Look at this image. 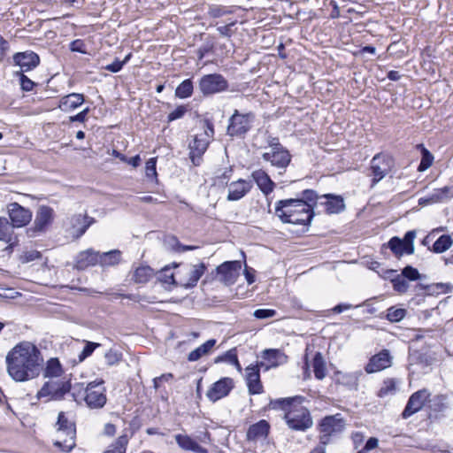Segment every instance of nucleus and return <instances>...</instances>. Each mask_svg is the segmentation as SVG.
Listing matches in <instances>:
<instances>
[{
  "label": "nucleus",
  "mask_w": 453,
  "mask_h": 453,
  "mask_svg": "<svg viewBox=\"0 0 453 453\" xmlns=\"http://www.w3.org/2000/svg\"><path fill=\"white\" fill-rule=\"evenodd\" d=\"M42 357L38 348L30 342H21L6 355V370L17 382L32 380L40 374Z\"/></svg>",
  "instance_id": "obj_1"
},
{
  "label": "nucleus",
  "mask_w": 453,
  "mask_h": 453,
  "mask_svg": "<svg viewBox=\"0 0 453 453\" xmlns=\"http://www.w3.org/2000/svg\"><path fill=\"white\" fill-rule=\"evenodd\" d=\"M303 397L278 398L271 400L268 407L275 411H284V419L288 426L295 431H306L312 426L313 421L307 408L302 405Z\"/></svg>",
  "instance_id": "obj_2"
},
{
  "label": "nucleus",
  "mask_w": 453,
  "mask_h": 453,
  "mask_svg": "<svg viewBox=\"0 0 453 453\" xmlns=\"http://www.w3.org/2000/svg\"><path fill=\"white\" fill-rule=\"evenodd\" d=\"M275 214L283 223L293 225H310L314 212L312 204L303 199H283L275 203Z\"/></svg>",
  "instance_id": "obj_3"
},
{
  "label": "nucleus",
  "mask_w": 453,
  "mask_h": 453,
  "mask_svg": "<svg viewBox=\"0 0 453 453\" xmlns=\"http://www.w3.org/2000/svg\"><path fill=\"white\" fill-rule=\"evenodd\" d=\"M265 136L270 150L262 154L263 160L278 169L285 170L291 162L290 152L280 143L278 137L272 135L268 131L265 132Z\"/></svg>",
  "instance_id": "obj_4"
},
{
  "label": "nucleus",
  "mask_w": 453,
  "mask_h": 453,
  "mask_svg": "<svg viewBox=\"0 0 453 453\" xmlns=\"http://www.w3.org/2000/svg\"><path fill=\"white\" fill-rule=\"evenodd\" d=\"M56 434L57 438L54 445L62 451L70 452L75 447V424L70 421L63 411L58 413L56 423Z\"/></svg>",
  "instance_id": "obj_5"
},
{
  "label": "nucleus",
  "mask_w": 453,
  "mask_h": 453,
  "mask_svg": "<svg viewBox=\"0 0 453 453\" xmlns=\"http://www.w3.org/2000/svg\"><path fill=\"white\" fill-rule=\"evenodd\" d=\"M256 115L252 111L240 112L234 110L228 119L226 134L229 136L244 137L253 127Z\"/></svg>",
  "instance_id": "obj_6"
},
{
  "label": "nucleus",
  "mask_w": 453,
  "mask_h": 453,
  "mask_svg": "<svg viewBox=\"0 0 453 453\" xmlns=\"http://www.w3.org/2000/svg\"><path fill=\"white\" fill-rule=\"evenodd\" d=\"M54 210L48 205H40L33 225L27 229L28 237L35 238L46 233L54 220Z\"/></svg>",
  "instance_id": "obj_7"
},
{
  "label": "nucleus",
  "mask_w": 453,
  "mask_h": 453,
  "mask_svg": "<svg viewBox=\"0 0 453 453\" xmlns=\"http://www.w3.org/2000/svg\"><path fill=\"white\" fill-rule=\"evenodd\" d=\"M345 428V421L341 414L326 416L319 424L320 440L330 443L332 437L340 434Z\"/></svg>",
  "instance_id": "obj_8"
},
{
  "label": "nucleus",
  "mask_w": 453,
  "mask_h": 453,
  "mask_svg": "<svg viewBox=\"0 0 453 453\" xmlns=\"http://www.w3.org/2000/svg\"><path fill=\"white\" fill-rule=\"evenodd\" d=\"M104 380H96L89 382L85 389V403L90 409H101L106 402V389Z\"/></svg>",
  "instance_id": "obj_9"
},
{
  "label": "nucleus",
  "mask_w": 453,
  "mask_h": 453,
  "mask_svg": "<svg viewBox=\"0 0 453 453\" xmlns=\"http://www.w3.org/2000/svg\"><path fill=\"white\" fill-rule=\"evenodd\" d=\"M198 88L204 96H208L227 90L228 81L219 73L205 74L199 80Z\"/></svg>",
  "instance_id": "obj_10"
},
{
  "label": "nucleus",
  "mask_w": 453,
  "mask_h": 453,
  "mask_svg": "<svg viewBox=\"0 0 453 453\" xmlns=\"http://www.w3.org/2000/svg\"><path fill=\"white\" fill-rule=\"evenodd\" d=\"M416 231L411 230L405 233L403 239L394 236L387 243V247L400 258L403 254L411 255L414 253V239Z\"/></svg>",
  "instance_id": "obj_11"
},
{
  "label": "nucleus",
  "mask_w": 453,
  "mask_h": 453,
  "mask_svg": "<svg viewBox=\"0 0 453 453\" xmlns=\"http://www.w3.org/2000/svg\"><path fill=\"white\" fill-rule=\"evenodd\" d=\"M209 143L210 140L207 131L196 134L193 142L189 143V158L195 166L201 165L203 155L207 150Z\"/></svg>",
  "instance_id": "obj_12"
},
{
  "label": "nucleus",
  "mask_w": 453,
  "mask_h": 453,
  "mask_svg": "<svg viewBox=\"0 0 453 453\" xmlns=\"http://www.w3.org/2000/svg\"><path fill=\"white\" fill-rule=\"evenodd\" d=\"M241 267V262L237 260L222 263L216 268L219 281L226 286L234 284L240 275Z\"/></svg>",
  "instance_id": "obj_13"
},
{
  "label": "nucleus",
  "mask_w": 453,
  "mask_h": 453,
  "mask_svg": "<svg viewBox=\"0 0 453 453\" xmlns=\"http://www.w3.org/2000/svg\"><path fill=\"white\" fill-rule=\"evenodd\" d=\"M71 389V383L69 380L61 381H48L45 382L42 388L38 391L37 397L42 398L50 396L51 399H61Z\"/></svg>",
  "instance_id": "obj_14"
},
{
  "label": "nucleus",
  "mask_w": 453,
  "mask_h": 453,
  "mask_svg": "<svg viewBox=\"0 0 453 453\" xmlns=\"http://www.w3.org/2000/svg\"><path fill=\"white\" fill-rule=\"evenodd\" d=\"M393 160L390 157L377 154L371 161V171L372 174V185L381 180L391 170Z\"/></svg>",
  "instance_id": "obj_15"
},
{
  "label": "nucleus",
  "mask_w": 453,
  "mask_h": 453,
  "mask_svg": "<svg viewBox=\"0 0 453 453\" xmlns=\"http://www.w3.org/2000/svg\"><path fill=\"white\" fill-rule=\"evenodd\" d=\"M8 214L11 219L10 223L14 228L25 226L32 219V211L18 203H12L8 205Z\"/></svg>",
  "instance_id": "obj_16"
},
{
  "label": "nucleus",
  "mask_w": 453,
  "mask_h": 453,
  "mask_svg": "<svg viewBox=\"0 0 453 453\" xmlns=\"http://www.w3.org/2000/svg\"><path fill=\"white\" fill-rule=\"evenodd\" d=\"M429 396L430 393L426 389L418 390L417 392L413 393L410 396L407 404L402 412V418L407 419L413 414L422 410Z\"/></svg>",
  "instance_id": "obj_17"
},
{
  "label": "nucleus",
  "mask_w": 453,
  "mask_h": 453,
  "mask_svg": "<svg viewBox=\"0 0 453 453\" xmlns=\"http://www.w3.org/2000/svg\"><path fill=\"white\" fill-rule=\"evenodd\" d=\"M264 365V362H257V365H250L246 368V381L250 395L261 394L263 392L259 369L263 368Z\"/></svg>",
  "instance_id": "obj_18"
},
{
  "label": "nucleus",
  "mask_w": 453,
  "mask_h": 453,
  "mask_svg": "<svg viewBox=\"0 0 453 453\" xmlns=\"http://www.w3.org/2000/svg\"><path fill=\"white\" fill-rule=\"evenodd\" d=\"M392 356L388 349H382L379 353L373 355L368 364L365 365V370L367 373H373L388 368L392 365Z\"/></svg>",
  "instance_id": "obj_19"
},
{
  "label": "nucleus",
  "mask_w": 453,
  "mask_h": 453,
  "mask_svg": "<svg viewBox=\"0 0 453 453\" xmlns=\"http://www.w3.org/2000/svg\"><path fill=\"white\" fill-rule=\"evenodd\" d=\"M234 388L233 380L230 378H222L212 384L207 391L206 396L212 402H216L226 396Z\"/></svg>",
  "instance_id": "obj_20"
},
{
  "label": "nucleus",
  "mask_w": 453,
  "mask_h": 453,
  "mask_svg": "<svg viewBox=\"0 0 453 453\" xmlns=\"http://www.w3.org/2000/svg\"><path fill=\"white\" fill-rule=\"evenodd\" d=\"M261 357L265 363V371L277 367L288 362V356L279 349H266L262 351Z\"/></svg>",
  "instance_id": "obj_21"
},
{
  "label": "nucleus",
  "mask_w": 453,
  "mask_h": 453,
  "mask_svg": "<svg viewBox=\"0 0 453 453\" xmlns=\"http://www.w3.org/2000/svg\"><path fill=\"white\" fill-rule=\"evenodd\" d=\"M14 63L20 67L22 73L35 68L40 63L39 56L34 51L18 52L13 56Z\"/></svg>",
  "instance_id": "obj_22"
},
{
  "label": "nucleus",
  "mask_w": 453,
  "mask_h": 453,
  "mask_svg": "<svg viewBox=\"0 0 453 453\" xmlns=\"http://www.w3.org/2000/svg\"><path fill=\"white\" fill-rule=\"evenodd\" d=\"M96 222L95 219L87 214H74L70 218L73 234L76 238L81 237L88 228Z\"/></svg>",
  "instance_id": "obj_23"
},
{
  "label": "nucleus",
  "mask_w": 453,
  "mask_h": 453,
  "mask_svg": "<svg viewBox=\"0 0 453 453\" xmlns=\"http://www.w3.org/2000/svg\"><path fill=\"white\" fill-rule=\"evenodd\" d=\"M252 188V182L243 179H239L229 184L228 188V201H238L248 194Z\"/></svg>",
  "instance_id": "obj_24"
},
{
  "label": "nucleus",
  "mask_w": 453,
  "mask_h": 453,
  "mask_svg": "<svg viewBox=\"0 0 453 453\" xmlns=\"http://www.w3.org/2000/svg\"><path fill=\"white\" fill-rule=\"evenodd\" d=\"M270 431L269 423L265 420H259L258 422L250 426L246 438L249 441H257L259 440H265L267 438Z\"/></svg>",
  "instance_id": "obj_25"
},
{
  "label": "nucleus",
  "mask_w": 453,
  "mask_h": 453,
  "mask_svg": "<svg viewBox=\"0 0 453 453\" xmlns=\"http://www.w3.org/2000/svg\"><path fill=\"white\" fill-rule=\"evenodd\" d=\"M98 251L93 249L80 252L75 259V267L78 270H85L89 266L98 265Z\"/></svg>",
  "instance_id": "obj_26"
},
{
  "label": "nucleus",
  "mask_w": 453,
  "mask_h": 453,
  "mask_svg": "<svg viewBox=\"0 0 453 453\" xmlns=\"http://www.w3.org/2000/svg\"><path fill=\"white\" fill-rule=\"evenodd\" d=\"M326 200L320 203L325 206L327 214L340 213L345 209L344 200L341 196L326 194L323 196Z\"/></svg>",
  "instance_id": "obj_27"
},
{
  "label": "nucleus",
  "mask_w": 453,
  "mask_h": 453,
  "mask_svg": "<svg viewBox=\"0 0 453 453\" xmlns=\"http://www.w3.org/2000/svg\"><path fill=\"white\" fill-rule=\"evenodd\" d=\"M251 176L262 193L268 195L273 192L274 183L265 171H254Z\"/></svg>",
  "instance_id": "obj_28"
},
{
  "label": "nucleus",
  "mask_w": 453,
  "mask_h": 453,
  "mask_svg": "<svg viewBox=\"0 0 453 453\" xmlns=\"http://www.w3.org/2000/svg\"><path fill=\"white\" fill-rule=\"evenodd\" d=\"M84 102V96L79 93H72L63 96L59 101L58 108L63 111H71L78 108Z\"/></svg>",
  "instance_id": "obj_29"
},
{
  "label": "nucleus",
  "mask_w": 453,
  "mask_h": 453,
  "mask_svg": "<svg viewBox=\"0 0 453 453\" xmlns=\"http://www.w3.org/2000/svg\"><path fill=\"white\" fill-rule=\"evenodd\" d=\"M176 443L184 450H190L196 453H208V450L201 447L195 440L187 434H176Z\"/></svg>",
  "instance_id": "obj_30"
},
{
  "label": "nucleus",
  "mask_w": 453,
  "mask_h": 453,
  "mask_svg": "<svg viewBox=\"0 0 453 453\" xmlns=\"http://www.w3.org/2000/svg\"><path fill=\"white\" fill-rule=\"evenodd\" d=\"M121 252L119 250H112L107 252L98 251V265L104 266H113L120 262Z\"/></svg>",
  "instance_id": "obj_31"
},
{
  "label": "nucleus",
  "mask_w": 453,
  "mask_h": 453,
  "mask_svg": "<svg viewBox=\"0 0 453 453\" xmlns=\"http://www.w3.org/2000/svg\"><path fill=\"white\" fill-rule=\"evenodd\" d=\"M206 270V265L204 263H200L198 265H193L188 279L187 281L182 282L181 286L185 288H192L196 286L198 280L201 279V277L203 275L204 272Z\"/></svg>",
  "instance_id": "obj_32"
},
{
  "label": "nucleus",
  "mask_w": 453,
  "mask_h": 453,
  "mask_svg": "<svg viewBox=\"0 0 453 453\" xmlns=\"http://www.w3.org/2000/svg\"><path fill=\"white\" fill-rule=\"evenodd\" d=\"M216 340L215 339H210L206 341L204 343L192 350L188 355V360L189 362H195L199 360L202 357L208 355L211 349L215 346Z\"/></svg>",
  "instance_id": "obj_33"
},
{
  "label": "nucleus",
  "mask_w": 453,
  "mask_h": 453,
  "mask_svg": "<svg viewBox=\"0 0 453 453\" xmlns=\"http://www.w3.org/2000/svg\"><path fill=\"white\" fill-rule=\"evenodd\" d=\"M453 197V186H445L441 188L434 189L428 195V201L432 203H442Z\"/></svg>",
  "instance_id": "obj_34"
},
{
  "label": "nucleus",
  "mask_w": 453,
  "mask_h": 453,
  "mask_svg": "<svg viewBox=\"0 0 453 453\" xmlns=\"http://www.w3.org/2000/svg\"><path fill=\"white\" fill-rule=\"evenodd\" d=\"M453 244V239L449 234L441 235L433 244L432 248H429L431 251L436 254H441L447 251Z\"/></svg>",
  "instance_id": "obj_35"
},
{
  "label": "nucleus",
  "mask_w": 453,
  "mask_h": 453,
  "mask_svg": "<svg viewBox=\"0 0 453 453\" xmlns=\"http://www.w3.org/2000/svg\"><path fill=\"white\" fill-rule=\"evenodd\" d=\"M63 373L62 365L58 358H50L46 364L43 375L46 378H58Z\"/></svg>",
  "instance_id": "obj_36"
},
{
  "label": "nucleus",
  "mask_w": 453,
  "mask_h": 453,
  "mask_svg": "<svg viewBox=\"0 0 453 453\" xmlns=\"http://www.w3.org/2000/svg\"><path fill=\"white\" fill-rule=\"evenodd\" d=\"M153 269L148 265H142L135 269L133 280L139 284L147 283L153 276Z\"/></svg>",
  "instance_id": "obj_37"
},
{
  "label": "nucleus",
  "mask_w": 453,
  "mask_h": 453,
  "mask_svg": "<svg viewBox=\"0 0 453 453\" xmlns=\"http://www.w3.org/2000/svg\"><path fill=\"white\" fill-rule=\"evenodd\" d=\"M312 368L316 379L321 380L326 377V364L320 352H317L312 360Z\"/></svg>",
  "instance_id": "obj_38"
},
{
  "label": "nucleus",
  "mask_w": 453,
  "mask_h": 453,
  "mask_svg": "<svg viewBox=\"0 0 453 453\" xmlns=\"http://www.w3.org/2000/svg\"><path fill=\"white\" fill-rule=\"evenodd\" d=\"M14 227L6 218L0 217V241L12 242Z\"/></svg>",
  "instance_id": "obj_39"
},
{
  "label": "nucleus",
  "mask_w": 453,
  "mask_h": 453,
  "mask_svg": "<svg viewBox=\"0 0 453 453\" xmlns=\"http://www.w3.org/2000/svg\"><path fill=\"white\" fill-rule=\"evenodd\" d=\"M193 81L191 79L184 80L178 85L175 89V96L179 98L184 99L192 96L193 94Z\"/></svg>",
  "instance_id": "obj_40"
},
{
  "label": "nucleus",
  "mask_w": 453,
  "mask_h": 453,
  "mask_svg": "<svg viewBox=\"0 0 453 453\" xmlns=\"http://www.w3.org/2000/svg\"><path fill=\"white\" fill-rule=\"evenodd\" d=\"M127 443V436L126 434L121 435L104 453H126Z\"/></svg>",
  "instance_id": "obj_41"
},
{
  "label": "nucleus",
  "mask_w": 453,
  "mask_h": 453,
  "mask_svg": "<svg viewBox=\"0 0 453 453\" xmlns=\"http://www.w3.org/2000/svg\"><path fill=\"white\" fill-rule=\"evenodd\" d=\"M409 360L411 365L416 364L423 366H428L431 365V357L419 350H415L411 353Z\"/></svg>",
  "instance_id": "obj_42"
},
{
  "label": "nucleus",
  "mask_w": 453,
  "mask_h": 453,
  "mask_svg": "<svg viewBox=\"0 0 453 453\" xmlns=\"http://www.w3.org/2000/svg\"><path fill=\"white\" fill-rule=\"evenodd\" d=\"M396 391V381L395 379H386L383 381L382 387L378 392V396L382 398L389 395H394Z\"/></svg>",
  "instance_id": "obj_43"
},
{
  "label": "nucleus",
  "mask_w": 453,
  "mask_h": 453,
  "mask_svg": "<svg viewBox=\"0 0 453 453\" xmlns=\"http://www.w3.org/2000/svg\"><path fill=\"white\" fill-rule=\"evenodd\" d=\"M358 377L355 373L337 372V381L349 388H357Z\"/></svg>",
  "instance_id": "obj_44"
},
{
  "label": "nucleus",
  "mask_w": 453,
  "mask_h": 453,
  "mask_svg": "<svg viewBox=\"0 0 453 453\" xmlns=\"http://www.w3.org/2000/svg\"><path fill=\"white\" fill-rule=\"evenodd\" d=\"M430 408L436 412H441L448 409L447 396L444 395H435L431 400Z\"/></svg>",
  "instance_id": "obj_45"
},
{
  "label": "nucleus",
  "mask_w": 453,
  "mask_h": 453,
  "mask_svg": "<svg viewBox=\"0 0 453 453\" xmlns=\"http://www.w3.org/2000/svg\"><path fill=\"white\" fill-rule=\"evenodd\" d=\"M419 147H421V162L418 167V170L422 172L429 168L434 161V156L429 152L427 149H426L423 144H420Z\"/></svg>",
  "instance_id": "obj_46"
},
{
  "label": "nucleus",
  "mask_w": 453,
  "mask_h": 453,
  "mask_svg": "<svg viewBox=\"0 0 453 453\" xmlns=\"http://www.w3.org/2000/svg\"><path fill=\"white\" fill-rule=\"evenodd\" d=\"M405 309L392 306L387 310V319L391 322H399L405 317Z\"/></svg>",
  "instance_id": "obj_47"
},
{
  "label": "nucleus",
  "mask_w": 453,
  "mask_h": 453,
  "mask_svg": "<svg viewBox=\"0 0 453 453\" xmlns=\"http://www.w3.org/2000/svg\"><path fill=\"white\" fill-rule=\"evenodd\" d=\"M106 364L109 366L115 365L122 359V353L117 349H111L104 354Z\"/></svg>",
  "instance_id": "obj_48"
},
{
  "label": "nucleus",
  "mask_w": 453,
  "mask_h": 453,
  "mask_svg": "<svg viewBox=\"0 0 453 453\" xmlns=\"http://www.w3.org/2000/svg\"><path fill=\"white\" fill-rule=\"evenodd\" d=\"M100 347V343L93 342H86L82 351L78 355L79 362L84 361L88 357L91 356L94 350Z\"/></svg>",
  "instance_id": "obj_49"
},
{
  "label": "nucleus",
  "mask_w": 453,
  "mask_h": 453,
  "mask_svg": "<svg viewBox=\"0 0 453 453\" xmlns=\"http://www.w3.org/2000/svg\"><path fill=\"white\" fill-rule=\"evenodd\" d=\"M158 280L165 284L177 285L174 275L169 267L163 268L157 276Z\"/></svg>",
  "instance_id": "obj_50"
},
{
  "label": "nucleus",
  "mask_w": 453,
  "mask_h": 453,
  "mask_svg": "<svg viewBox=\"0 0 453 453\" xmlns=\"http://www.w3.org/2000/svg\"><path fill=\"white\" fill-rule=\"evenodd\" d=\"M230 13H232V11L223 5L213 4L208 10V14L212 18H219Z\"/></svg>",
  "instance_id": "obj_51"
},
{
  "label": "nucleus",
  "mask_w": 453,
  "mask_h": 453,
  "mask_svg": "<svg viewBox=\"0 0 453 453\" xmlns=\"http://www.w3.org/2000/svg\"><path fill=\"white\" fill-rule=\"evenodd\" d=\"M391 281L395 291L404 293L408 290L409 284L401 274H397Z\"/></svg>",
  "instance_id": "obj_52"
},
{
  "label": "nucleus",
  "mask_w": 453,
  "mask_h": 453,
  "mask_svg": "<svg viewBox=\"0 0 453 453\" xmlns=\"http://www.w3.org/2000/svg\"><path fill=\"white\" fill-rule=\"evenodd\" d=\"M16 75L19 78V84L23 91L29 92L33 90L34 87L36 85L35 82L31 81L22 72H17Z\"/></svg>",
  "instance_id": "obj_53"
},
{
  "label": "nucleus",
  "mask_w": 453,
  "mask_h": 453,
  "mask_svg": "<svg viewBox=\"0 0 453 453\" xmlns=\"http://www.w3.org/2000/svg\"><path fill=\"white\" fill-rule=\"evenodd\" d=\"M236 355H237L236 349L235 348L227 350L226 353H224L223 355L217 357L214 359V363L215 364H219L221 362H226L229 364L235 363L236 362Z\"/></svg>",
  "instance_id": "obj_54"
},
{
  "label": "nucleus",
  "mask_w": 453,
  "mask_h": 453,
  "mask_svg": "<svg viewBox=\"0 0 453 453\" xmlns=\"http://www.w3.org/2000/svg\"><path fill=\"white\" fill-rule=\"evenodd\" d=\"M401 275L404 279H408L410 280H419L421 275L418 273V269L412 267L411 265H407L402 270Z\"/></svg>",
  "instance_id": "obj_55"
},
{
  "label": "nucleus",
  "mask_w": 453,
  "mask_h": 453,
  "mask_svg": "<svg viewBox=\"0 0 453 453\" xmlns=\"http://www.w3.org/2000/svg\"><path fill=\"white\" fill-rule=\"evenodd\" d=\"M187 111L188 107L186 105H179L174 111L168 114L167 119L171 122L181 119Z\"/></svg>",
  "instance_id": "obj_56"
},
{
  "label": "nucleus",
  "mask_w": 453,
  "mask_h": 453,
  "mask_svg": "<svg viewBox=\"0 0 453 453\" xmlns=\"http://www.w3.org/2000/svg\"><path fill=\"white\" fill-rule=\"evenodd\" d=\"M156 165H157L156 157H151L146 162L145 173H146V176L148 178H153V177L156 178L157 177Z\"/></svg>",
  "instance_id": "obj_57"
},
{
  "label": "nucleus",
  "mask_w": 453,
  "mask_h": 453,
  "mask_svg": "<svg viewBox=\"0 0 453 453\" xmlns=\"http://www.w3.org/2000/svg\"><path fill=\"white\" fill-rule=\"evenodd\" d=\"M257 319H265L273 318L276 315V311L273 309H257L253 313Z\"/></svg>",
  "instance_id": "obj_58"
},
{
  "label": "nucleus",
  "mask_w": 453,
  "mask_h": 453,
  "mask_svg": "<svg viewBox=\"0 0 453 453\" xmlns=\"http://www.w3.org/2000/svg\"><path fill=\"white\" fill-rule=\"evenodd\" d=\"M301 199L304 200V202H307L309 204H312L313 208L319 199V196L312 189H305L303 191V196Z\"/></svg>",
  "instance_id": "obj_59"
},
{
  "label": "nucleus",
  "mask_w": 453,
  "mask_h": 453,
  "mask_svg": "<svg viewBox=\"0 0 453 453\" xmlns=\"http://www.w3.org/2000/svg\"><path fill=\"white\" fill-rule=\"evenodd\" d=\"M236 24V21H232L226 26H221L217 27V31L219 33L221 36L231 37L234 34L232 30V27Z\"/></svg>",
  "instance_id": "obj_60"
},
{
  "label": "nucleus",
  "mask_w": 453,
  "mask_h": 453,
  "mask_svg": "<svg viewBox=\"0 0 453 453\" xmlns=\"http://www.w3.org/2000/svg\"><path fill=\"white\" fill-rule=\"evenodd\" d=\"M423 288L428 290V291H440L442 293H447L449 290V286L444 283H437L435 285H430V286H425L422 287Z\"/></svg>",
  "instance_id": "obj_61"
},
{
  "label": "nucleus",
  "mask_w": 453,
  "mask_h": 453,
  "mask_svg": "<svg viewBox=\"0 0 453 453\" xmlns=\"http://www.w3.org/2000/svg\"><path fill=\"white\" fill-rule=\"evenodd\" d=\"M212 45L213 44L211 42H207L197 49L196 55L199 60H202L207 53L211 51L213 47Z\"/></svg>",
  "instance_id": "obj_62"
},
{
  "label": "nucleus",
  "mask_w": 453,
  "mask_h": 453,
  "mask_svg": "<svg viewBox=\"0 0 453 453\" xmlns=\"http://www.w3.org/2000/svg\"><path fill=\"white\" fill-rule=\"evenodd\" d=\"M88 112H89V108L87 107L83 111H81L79 113H77L76 115L71 116L70 117V121L71 122H81V123H83L86 120L87 115H88Z\"/></svg>",
  "instance_id": "obj_63"
},
{
  "label": "nucleus",
  "mask_w": 453,
  "mask_h": 453,
  "mask_svg": "<svg viewBox=\"0 0 453 453\" xmlns=\"http://www.w3.org/2000/svg\"><path fill=\"white\" fill-rule=\"evenodd\" d=\"M123 68V63L116 58L111 64L107 65L104 69L111 73H118Z\"/></svg>",
  "instance_id": "obj_64"
}]
</instances>
